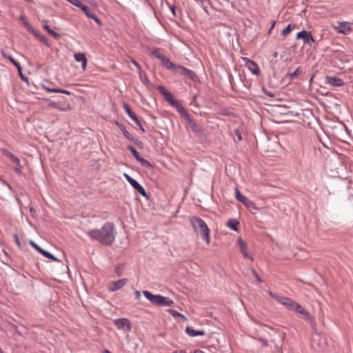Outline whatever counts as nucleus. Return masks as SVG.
Returning a JSON list of instances; mask_svg holds the SVG:
<instances>
[{
  "instance_id": "1",
  "label": "nucleus",
  "mask_w": 353,
  "mask_h": 353,
  "mask_svg": "<svg viewBox=\"0 0 353 353\" xmlns=\"http://www.w3.org/2000/svg\"><path fill=\"white\" fill-rule=\"evenodd\" d=\"M88 236L105 246L111 245L116 236L115 225L112 222H106L99 229H92L87 232Z\"/></svg>"
},
{
  "instance_id": "2",
  "label": "nucleus",
  "mask_w": 353,
  "mask_h": 353,
  "mask_svg": "<svg viewBox=\"0 0 353 353\" xmlns=\"http://www.w3.org/2000/svg\"><path fill=\"white\" fill-rule=\"evenodd\" d=\"M190 222L194 230L197 234H199L203 240L209 244L210 242V230L205 222L202 219L197 216L190 217Z\"/></svg>"
},
{
  "instance_id": "3",
  "label": "nucleus",
  "mask_w": 353,
  "mask_h": 353,
  "mask_svg": "<svg viewBox=\"0 0 353 353\" xmlns=\"http://www.w3.org/2000/svg\"><path fill=\"white\" fill-rule=\"evenodd\" d=\"M143 294L144 296L150 301L151 303L159 306H172L174 305V301L165 296L157 294L154 295L148 290H143Z\"/></svg>"
},
{
  "instance_id": "4",
  "label": "nucleus",
  "mask_w": 353,
  "mask_h": 353,
  "mask_svg": "<svg viewBox=\"0 0 353 353\" xmlns=\"http://www.w3.org/2000/svg\"><path fill=\"white\" fill-rule=\"evenodd\" d=\"M168 70H172L176 74L184 76L192 81H196L198 78L196 74L194 71L181 65H176L172 62Z\"/></svg>"
},
{
  "instance_id": "5",
  "label": "nucleus",
  "mask_w": 353,
  "mask_h": 353,
  "mask_svg": "<svg viewBox=\"0 0 353 353\" xmlns=\"http://www.w3.org/2000/svg\"><path fill=\"white\" fill-rule=\"evenodd\" d=\"M293 311L300 314L305 320L310 321L312 325H315L314 320L311 314L298 303H296Z\"/></svg>"
},
{
  "instance_id": "6",
  "label": "nucleus",
  "mask_w": 353,
  "mask_h": 353,
  "mask_svg": "<svg viewBox=\"0 0 353 353\" xmlns=\"http://www.w3.org/2000/svg\"><path fill=\"white\" fill-rule=\"evenodd\" d=\"M125 179L129 182V183L140 193L143 196L148 198V194L143 188V187L138 183L135 179H132L130 175L126 173L123 174Z\"/></svg>"
},
{
  "instance_id": "7",
  "label": "nucleus",
  "mask_w": 353,
  "mask_h": 353,
  "mask_svg": "<svg viewBox=\"0 0 353 353\" xmlns=\"http://www.w3.org/2000/svg\"><path fill=\"white\" fill-rule=\"evenodd\" d=\"M235 197L239 202L242 203L247 208L256 209L254 203L252 202L250 199H248L246 196L241 194L237 187L235 188Z\"/></svg>"
},
{
  "instance_id": "8",
  "label": "nucleus",
  "mask_w": 353,
  "mask_h": 353,
  "mask_svg": "<svg viewBox=\"0 0 353 353\" xmlns=\"http://www.w3.org/2000/svg\"><path fill=\"white\" fill-rule=\"evenodd\" d=\"M151 50L152 55L159 59L161 61L162 65L168 69L172 63L170 60L167 57L161 54L158 48H154Z\"/></svg>"
},
{
  "instance_id": "9",
  "label": "nucleus",
  "mask_w": 353,
  "mask_h": 353,
  "mask_svg": "<svg viewBox=\"0 0 353 353\" xmlns=\"http://www.w3.org/2000/svg\"><path fill=\"white\" fill-rule=\"evenodd\" d=\"M183 117L185 119L187 123H188L192 132H194L196 134L199 136L203 134V130H201V128L192 119V118L191 117L188 112H187Z\"/></svg>"
},
{
  "instance_id": "10",
  "label": "nucleus",
  "mask_w": 353,
  "mask_h": 353,
  "mask_svg": "<svg viewBox=\"0 0 353 353\" xmlns=\"http://www.w3.org/2000/svg\"><path fill=\"white\" fill-rule=\"evenodd\" d=\"M302 39L303 40L304 44H310V46L312 45V43L315 42V40L312 35V33L306 30H302L297 33L296 39Z\"/></svg>"
},
{
  "instance_id": "11",
  "label": "nucleus",
  "mask_w": 353,
  "mask_h": 353,
  "mask_svg": "<svg viewBox=\"0 0 353 353\" xmlns=\"http://www.w3.org/2000/svg\"><path fill=\"white\" fill-rule=\"evenodd\" d=\"M114 324L119 330H123L126 332H129L131 330V323L128 319H117L114 321Z\"/></svg>"
},
{
  "instance_id": "12",
  "label": "nucleus",
  "mask_w": 353,
  "mask_h": 353,
  "mask_svg": "<svg viewBox=\"0 0 353 353\" xmlns=\"http://www.w3.org/2000/svg\"><path fill=\"white\" fill-rule=\"evenodd\" d=\"M123 109L128 115L135 122V123L139 126V129L144 132L145 130L142 126V124L137 117V116L131 110L130 106L127 103H123Z\"/></svg>"
},
{
  "instance_id": "13",
  "label": "nucleus",
  "mask_w": 353,
  "mask_h": 353,
  "mask_svg": "<svg viewBox=\"0 0 353 353\" xmlns=\"http://www.w3.org/2000/svg\"><path fill=\"white\" fill-rule=\"evenodd\" d=\"M128 279L125 278L115 281H112L110 283L108 286V290L112 292H115L122 288L128 283Z\"/></svg>"
},
{
  "instance_id": "14",
  "label": "nucleus",
  "mask_w": 353,
  "mask_h": 353,
  "mask_svg": "<svg viewBox=\"0 0 353 353\" xmlns=\"http://www.w3.org/2000/svg\"><path fill=\"white\" fill-rule=\"evenodd\" d=\"M79 8L85 13V14L88 18L94 19L97 23L98 25H101V21L97 17V16L91 11L90 8L88 6H85L82 3V6H81Z\"/></svg>"
},
{
  "instance_id": "15",
  "label": "nucleus",
  "mask_w": 353,
  "mask_h": 353,
  "mask_svg": "<svg viewBox=\"0 0 353 353\" xmlns=\"http://www.w3.org/2000/svg\"><path fill=\"white\" fill-rule=\"evenodd\" d=\"M326 83L334 87H340L344 84L343 80L336 77H327Z\"/></svg>"
},
{
  "instance_id": "16",
  "label": "nucleus",
  "mask_w": 353,
  "mask_h": 353,
  "mask_svg": "<svg viewBox=\"0 0 353 353\" xmlns=\"http://www.w3.org/2000/svg\"><path fill=\"white\" fill-rule=\"evenodd\" d=\"M238 245L239 246L240 250L243 254L245 258H249L251 260H253V258L249 255L248 250V245L245 241H244L242 239L239 238L238 239Z\"/></svg>"
},
{
  "instance_id": "17",
  "label": "nucleus",
  "mask_w": 353,
  "mask_h": 353,
  "mask_svg": "<svg viewBox=\"0 0 353 353\" xmlns=\"http://www.w3.org/2000/svg\"><path fill=\"white\" fill-rule=\"evenodd\" d=\"M1 151L2 154L6 157L9 158L13 163H14L16 165H18L19 167H21L20 160L18 157H15L12 153H11L6 148L1 149Z\"/></svg>"
},
{
  "instance_id": "18",
  "label": "nucleus",
  "mask_w": 353,
  "mask_h": 353,
  "mask_svg": "<svg viewBox=\"0 0 353 353\" xmlns=\"http://www.w3.org/2000/svg\"><path fill=\"white\" fill-rule=\"evenodd\" d=\"M116 125L119 128L121 131L122 132L124 137L130 141H133L137 143V139H134V136L132 135L125 128V126L122 124H120L119 122L116 121Z\"/></svg>"
},
{
  "instance_id": "19",
  "label": "nucleus",
  "mask_w": 353,
  "mask_h": 353,
  "mask_svg": "<svg viewBox=\"0 0 353 353\" xmlns=\"http://www.w3.org/2000/svg\"><path fill=\"white\" fill-rule=\"evenodd\" d=\"M244 60L247 61V65L250 70L254 74L259 75L260 73V69L254 61L249 60L248 58H245Z\"/></svg>"
},
{
  "instance_id": "20",
  "label": "nucleus",
  "mask_w": 353,
  "mask_h": 353,
  "mask_svg": "<svg viewBox=\"0 0 353 353\" xmlns=\"http://www.w3.org/2000/svg\"><path fill=\"white\" fill-rule=\"evenodd\" d=\"M74 57L76 61L81 62L82 68L83 70H85L87 65V59L85 57V54L83 52L75 53Z\"/></svg>"
},
{
  "instance_id": "21",
  "label": "nucleus",
  "mask_w": 353,
  "mask_h": 353,
  "mask_svg": "<svg viewBox=\"0 0 353 353\" xmlns=\"http://www.w3.org/2000/svg\"><path fill=\"white\" fill-rule=\"evenodd\" d=\"M185 332L190 336H203L205 334V332L203 330H195L190 326L186 327Z\"/></svg>"
},
{
  "instance_id": "22",
  "label": "nucleus",
  "mask_w": 353,
  "mask_h": 353,
  "mask_svg": "<svg viewBox=\"0 0 353 353\" xmlns=\"http://www.w3.org/2000/svg\"><path fill=\"white\" fill-rule=\"evenodd\" d=\"M170 105L174 107L181 116L185 115L188 112L187 110L181 104V103L176 99L173 101V103H172Z\"/></svg>"
},
{
  "instance_id": "23",
  "label": "nucleus",
  "mask_w": 353,
  "mask_h": 353,
  "mask_svg": "<svg viewBox=\"0 0 353 353\" xmlns=\"http://www.w3.org/2000/svg\"><path fill=\"white\" fill-rule=\"evenodd\" d=\"M284 301L282 303V305L285 306L287 309L293 311L294 309V307L296 304V302L290 299V298L285 297V299H283Z\"/></svg>"
},
{
  "instance_id": "24",
  "label": "nucleus",
  "mask_w": 353,
  "mask_h": 353,
  "mask_svg": "<svg viewBox=\"0 0 353 353\" xmlns=\"http://www.w3.org/2000/svg\"><path fill=\"white\" fill-rule=\"evenodd\" d=\"M351 31V28L348 26L347 22H341L339 23V27L338 30V32L342 34H347V32Z\"/></svg>"
},
{
  "instance_id": "25",
  "label": "nucleus",
  "mask_w": 353,
  "mask_h": 353,
  "mask_svg": "<svg viewBox=\"0 0 353 353\" xmlns=\"http://www.w3.org/2000/svg\"><path fill=\"white\" fill-rule=\"evenodd\" d=\"M226 225L234 231H238L239 222L236 219H230Z\"/></svg>"
},
{
  "instance_id": "26",
  "label": "nucleus",
  "mask_w": 353,
  "mask_h": 353,
  "mask_svg": "<svg viewBox=\"0 0 353 353\" xmlns=\"http://www.w3.org/2000/svg\"><path fill=\"white\" fill-rule=\"evenodd\" d=\"M301 72H302V68L301 67H299L294 72H288L286 74L285 77L290 79H294L296 78Z\"/></svg>"
},
{
  "instance_id": "27",
  "label": "nucleus",
  "mask_w": 353,
  "mask_h": 353,
  "mask_svg": "<svg viewBox=\"0 0 353 353\" xmlns=\"http://www.w3.org/2000/svg\"><path fill=\"white\" fill-rule=\"evenodd\" d=\"M43 28L48 32V33L49 34H50L53 38L54 39H59L60 38V34L59 33H57V32L54 31L53 30H52L49 26H48L47 24H44L43 26Z\"/></svg>"
},
{
  "instance_id": "28",
  "label": "nucleus",
  "mask_w": 353,
  "mask_h": 353,
  "mask_svg": "<svg viewBox=\"0 0 353 353\" xmlns=\"http://www.w3.org/2000/svg\"><path fill=\"white\" fill-rule=\"evenodd\" d=\"M46 89L50 92H55V93H64L67 94H70L71 92L70 91H68L66 90L60 89V88H46Z\"/></svg>"
},
{
  "instance_id": "29",
  "label": "nucleus",
  "mask_w": 353,
  "mask_h": 353,
  "mask_svg": "<svg viewBox=\"0 0 353 353\" xmlns=\"http://www.w3.org/2000/svg\"><path fill=\"white\" fill-rule=\"evenodd\" d=\"M128 150L131 152L132 156L137 159V161H139V159L141 157L137 150L132 145H128L127 147Z\"/></svg>"
},
{
  "instance_id": "30",
  "label": "nucleus",
  "mask_w": 353,
  "mask_h": 353,
  "mask_svg": "<svg viewBox=\"0 0 353 353\" xmlns=\"http://www.w3.org/2000/svg\"><path fill=\"white\" fill-rule=\"evenodd\" d=\"M41 254H42L43 256H45V257H46V258H48V259H49L53 260V261H59V260L57 257H55V256H54V255H52L50 252H48V251H46V250H43L41 252Z\"/></svg>"
},
{
  "instance_id": "31",
  "label": "nucleus",
  "mask_w": 353,
  "mask_h": 353,
  "mask_svg": "<svg viewBox=\"0 0 353 353\" xmlns=\"http://www.w3.org/2000/svg\"><path fill=\"white\" fill-rule=\"evenodd\" d=\"M4 57H6V55H4ZM7 58L10 61L11 63H12L17 67L19 72L21 74L22 68L20 63L10 56L7 57Z\"/></svg>"
},
{
  "instance_id": "32",
  "label": "nucleus",
  "mask_w": 353,
  "mask_h": 353,
  "mask_svg": "<svg viewBox=\"0 0 353 353\" xmlns=\"http://www.w3.org/2000/svg\"><path fill=\"white\" fill-rule=\"evenodd\" d=\"M269 294L270 295L271 297H272L277 302H279V303H280L281 304L284 301H283V299H285V296H279V295H278V294H276L275 293H273L272 292H269Z\"/></svg>"
},
{
  "instance_id": "33",
  "label": "nucleus",
  "mask_w": 353,
  "mask_h": 353,
  "mask_svg": "<svg viewBox=\"0 0 353 353\" xmlns=\"http://www.w3.org/2000/svg\"><path fill=\"white\" fill-rule=\"evenodd\" d=\"M168 311L174 318H176V317H181L183 320L186 319V318H185V316L184 315H183L182 314L179 313V312H177L175 310L170 309Z\"/></svg>"
},
{
  "instance_id": "34",
  "label": "nucleus",
  "mask_w": 353,
  "mask_h": 353,
  "mask_svg": "<svg viewBox=\"0 0 353 353\" xmlns=\"http://www.w3.org/2000/svg\"><path fill=\"white\" fill-rule=\"evenodd\" d=\"M143 167L148 168H152L153 165L146 159H143V157H141L138 161Z\"/></svg>"
},
{
  "instance_id": "35",
  "label": "nucleus",
  "mask_w": 353,
  "mask_h": 353,
  "mask_svg": "<svg viewBox=\"0 0 353 353\" xmlns=\"http://www.w3.org/2000/svg\"><path fill=\"white\" fill-rule=\"evenodd\" d=\"M292 30V25L291 24H288L287 26V27H285L283 30H282V32H281V34L283 36V37H286Z\"/></svg>"
},
{
  "instance_id": "36",
  "label": "nucleus",
  "mask_w": 353,
  "mask_h": 353,
  "mask_svg": "<svg viewBox=\"0 0 353 353\" xmlns=\"http://www.w3.org/2000/svg\"><path fill=\"white\" fill-rule=\"evenodd\" d=\"M57 110H60V111H68L70 109V104L69 103H67V104H65L63 105H59L57 104Z\"/></svg>"
},
{
  "instance_id": "37",
  "label": "nucleus",
  "mask_w": 353,
  "mask_h": 353,
  "mask_svg": "<svg viewBox=\"0 0 353 353\" xmlns=\"http://www.w3.org/2000/svg\"><path fill=\"white\" fill-rule=\"evenodd\" d=\"M30 244L39 253L41 254V252L43 250L40 246H39L36 243H34L33 241H30Z\"/></svg>"
},
{
  "instance_id": "38",
  "label": "nucleus",
  "mask_w": 353,
  "mask_h": 353,
  "mask_svg": "<svg viewBox=\"0 0 353 353\" xmlns=\"http://www.w3.org/2000/svg\"><path fill=\"white\" fill-rule=\"evenodd\" d=\"M66 1L78 8H80V6H82V3L79 0H66Z\"/></svg>"
},
{
  "instance_id": "39",
  "label": "nucleus",
  "mask_w": 353,
  "mask_h": 353,
  "mask_svg": "<svg viewBox=\"0 0 353 353\" xmlns=\"http://www.w3.org/2000/svg\"><path fill=\"white\" fill-rule=\"evenodd\" d=\"M167 96L165 97V99L167 100V101L171 104L172 103H173V101L175 100V99L174 98L173 95L170 93V92H167Z\"/></svg>"
},
{
  "instance_id": "40",
  "label": "nucleus",
  "mask_w": 353,
  "mask_h": 353,
  "mask_svg": "<svg viewBox=\"0 0 353 353\" xmlns=\"http://www.w3.org/2000/svg\"><path fill=\"white\" fill-rule=\"evenodd\" d=\"M158 90L161 92V93L165 97L167 96V92H169L164 86L160 85L158 88Z\"/></svg>"
},
{
  "instance_id": "41",
  "label": "nucleus",
  "mask_w": 353,
  "mask_h": 353,
  "mask_svg": "<svg viewBox=\"0 0 353 353\" xmlns=\"http://www.w3.org/2000/svg\"><path fill=\"white\" fill-rule=\"evenodd\" d=\"M196 97L197 96L196 95H194L193 98H192V101L190 102V105H193L194 107H196V108H199V105L197 103V101H196Z\"/></svg>"
},
{
  "instance_id": "42",
  "label": "nucleus",
  "mask_w": 353,
  "mask_h": 353,
  "mask_svg": "<svg viewBox=\"0 0 353 353\" xmlns=\"http://www.w3.org/2000/svg\"><path fill=\"white\" fill-rule=\"evenodd\" d=\"M14 239L16 244L18 245V247L21 248L22 246H21V242L19 241V236L17 234H14Z\"/></svg>"
},
{
  "instance_id": "43",
  "label": "nucleus",
  "mask_w": 353,
  "mask_h": 353,
  "mask_svg": "<svg viewBox=\"0 0 353 353\" xmlns=\"http://www.w3.org/2000/svg\"><path fill=\"white\" fill-rule=\"evenodd\" d=\"M252 272L253 275L255 276V278L256 279L257 281L259 283H261L262 281H261V278L259 276V275L257 274L256 270H252Z\"/></svg>"
},
{
  "instance_id": "44",
  "label": "nucleus",
  "mask_w": 353,
  "mask_h": 353,
  "mask_svg": "<svg viewBox=\"0 0 353 353\" xmlns=\"http://www.w3.org/2000/svg\"><path fill=\"white\" fill-rule=\"evenodd\" d=\"M234 134L237 137L239 141L242 139L241 132L239 130H234Z\"/></svg>"
},
{
  "instance_id": "45",
  "label": "nucleus",
  "mask_w": 353,
  "mask_h": 353,
  "mask_svg": "<svg viewBox=\"0 0 353 353\" xmlns=\"http://www.w3.org/2000/svg\"><path fill=\"white\" fill-rule=\"evenodd\" d=\"M132 63L137 68L139 71H141V66L135 60H132Z\"/></svg>"
},
{
  "instance_id": "46",
  "label": "nucleus",
  "mask_w": 353,
  "mask_h": 353,
  "mask_svg": "<svg viewBox=\"0 0 353 353\" xmlns=\"http://www.w3.org/2000/svg\"><path fill=\"white\" fill-rule=\"evenodd\" d=\"M275 24H276V21H273L272 22L271 27H270V30H269V31H268V34H270V33H271V32H272V29L274 28V27Z\"/></svg>"
},
{
  "instance_id": "47",
  "label": "nucleus",
  "mask_w": 353,
  "mask_h": 353,
  "mask_svg": "<svg viewBox=\"0 0 353 353\" xmlns=\"http://www.w3.org/2000/svg\"><path fill=\"white\" fill-rule=\"evenodd\" d=\"M49 106H50V108H52L57 109V103H55V102H52V103H50L49 104Z\"/></svg>"
},
{
  "instance_id": "48",
  "label": "nucleus",
  "mask_w": 353,
  "mask_h": 353,
  "mask_svg": "<svg viewBox=\"0 0 353 353\" xmlns=\"http://www.w3.org/2000/svg\"><path fill=\"white\" fill-rule=\"evenodd\" d=\"M21 167H19L18 165H17L15 168H14V170L15 172L17 173V174H21Z\"/></svg>"
},
{
  "instance_id": "49",
  "label": "nucleus",
  "mask_w": 353,
  "mask_h": 353,
  "mask_svg": "<svg viewBox=\"0 0 353 353\" xmlns=\"http://www.w3.org/2000/svg\"><path fill=\"white\" fill-rule=\"evenodd\" d=\"M135 296H136V298H137V299H140V296H141V294H140V292H139V291H137H137L135 292Z\"/></svg>"
},
{
  "instance_id": "50",
  "label": "nucleus",
  "mask_w": 353,
  "mask_h": 353,
  "mask_svg": "<svg viewBox=\"0 0 353 353\" xmlns=\"http://www.w3.org/2000/svg\"><path fill=\"white\" fill-rule=\"evenodd\" d=\"M115 271H116V272H117V275H118V276H120V275H121V273H120V272H119V271H120V269H119V267H117V268H116Z\"/></svg>"
},
{
  "instance_id": "51",
  "label": "nucleus",
  "mask_w": 353,
  "mask_h": 353,
  "mask_svg": "<svg viewBox=\"0 0 353 353\" xmlns=\"http://www.w3.org/2000/svg\"><path fill=\"white\" fill-rule=\"evenodd\" d=\"M30 211L32 216H34V214L36 213L35 210L32 208H30Z\"/></svg>"
},
{
  "instance_id": "52",
  "label": "nucleus",
  "mask_w": 353,
  "mask_h": 353,
  "mask_svg": "<svg viewBox=\"0 0 353 353\" xmlns=\"http://www.w3.org/2000/svg\"><path fill=\"white\" fill-rule=\"evenodd\" d=\"M194 353H204L202 350H196Z\"/></svg>"
},
{
  "instance_id": "53",
  "label": "nucleus",
  "mask_w": 353,
  "mask_h": 353,
  "mask_svg": "<svg viewBox=\"0 0 353 353\" xmlns=\"http://www.w3.org/2000/svg\"><path fill=\"white\" fill-rule=\"evenodd\" d=\"M172 13L174 14V15H175V7H174V6H173V7L172 8Z\"/></svg>"
},
{
  "instance_id": "54",
  "label": "nucleus",
  "mask_w": 353,
  "mask_h": 353,
  "mask_svg": "<svg viewBox=\"0 0 353 353\" xmlns=\"http://www.w3.org/2000/svg\"><path fill=\"white\" fill-rule=\"evenodd\" d=\"M265 94H266L268 96L273 97V94H270V92H265Z\"/></svg>"
},
{
  "instance_id": "55",
  "label": "nucleus",
  "mask_w": 353,
  "mask_h": 353,
  "mask_svg": "<svg viewBox=\"0 0 353 353\" xmlns=\"http://www.w3.org/2000/svg\"><path fill=\"white\" fill-rule=\"evenodd\" d=\"M103 353H111V352L108 350H105Z\"/></svg>"
},
{
  "instance_id": "56",
  "label": "nucleus",
  "mask_w": 353,
  "mask_h": 353,
  "mask_svg": "<svg viewBox=\"0 0 353 353\" xmlns=\"http://www.w3.org/2000/svg\"><path fill=\"white\" fill-rule=\"evenodd\" d=\"M139 74H140V77L142 78L143 77V75H142V71H139Z\"/></svg>"
},
{
  "instance_id": "57",
  "label": "nucleus",
  "mask_w": 353,
  "mask_h": 353,
  "mask_svg": "<svg viewBox=\"0 0 353 353\" xmlns=\"http://www.w3.org/2000/svg\"><path fill=\"white\" fill-rule=\"evenodd\" d=\"M277 57V52H274V57Z\"/></svg>"
},
{
  "instance_id": "58",
  "label": "nucleus",
  "mask_w": 353,
  "mask_h": 353,
  "mask_svg": "<svg viewBox=\"0 0 353 353\" xmlns=\"http://www.w3.org/2000/svg\"><path fill=\"white\" fill-rule=\"evenodd\" d=\"M263 345H268L267 341L263 342Z\"/></svg>"
},
{
  "instance_id": "59",
  "label": "nucleus",
  "mask_w": 353,
  "mask_h": 353,
  "mask_svg": "<svg viewBox=\"0 0 353 353\" xmlns=\"http://www.w3.org/2000/svg\"><path fill=\"white\" fill-rule=\"evenodd\" d=\"M177 353H185V352H183V351H182V350H181V351H179V352H177Z\"/></svg>"
},
{
  "instance_id": "60",
  "label": "nucleus",
  "mask_w": 353,
  "mask_h": 353,
  "mask_svg": "<svg viewBox=\"0 0 353 353\" xmlns=\"http://www.w3.org/2000/svg\"><path fill=\"white\" fill-rule=\"evenodd\" d=\"M0 353H3V352L1 349H0Z\"/></svg>"
}]
</instances>
